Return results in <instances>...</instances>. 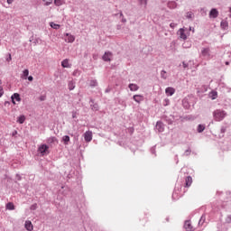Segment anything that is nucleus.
I'll list each match as a JSON object with an SVG mask.
<instances>
[{
  "mask_svg": "<svg viewBox=\"0 0 231 231\" xmlns=\"http://www.w3.org/2000/svg\"><path fill=\"white\" fill-rule=\"evenodd\" d=\"M68 88L69 91H73V89H75V83L73 80L69 81Z\"/></svg>",
  "mask_w": 231,
  "mask_h": 231,
  "instance_id": "obj_20",
  "label": "nucleus"
},
{
  "mask_svg": "<svg viewBox=\"0 0 231 231\" xmlns=\"http://www.w3.org/2000/svg\"><path fill=\"white\" fill-rule=\"evenodd\" d=\"M12 100H13V104H15V101L16 102H21V96L17 93H14L12 97H11Z\"/></svg>",
  "mask_w": 231,
  "mask_h": 231,
  "instance_id": "obj_16",
  "label": "nucleus"
},
{
  "mask_svg": "<svg viewBox=\"0 0 231 231\" xmlns=\"http://www.w3.org/2000/svg\"><path fill=\"white\" fill-rule=\"evenodd\" d=\"M230 65V61H226V66H229Z\"/></svg>",
  "mask_w": 231,
  "mask_h": 231,
  "instance_id": "obj_56",
  "label": "nucleus"
},
{
  "mask_svg": "<svg viewBox=\"0 0 231 231\" xmlns=\"http://www.w3.org/2000/svg\"><path fill=\"white\" fill-rule=\"evenodd\" d=\"M156 129L159 131V133H163L165 126L162 121L157 122L156 124Z\"/></svg>",
  "mask_w": 231,
  "mask_h": 231,
  "instance_id": "obj_11",
  "label": "nucleus"
},
{
  "mask_svg": "<svg viewBox=\"0 0 231 231\" xmlns=\"http://www.w3.org/2000/svg\"><path fill=\"white\" fill-rule=\"evenodd\" d=\"M220 132L222 134H225L226 133V126H222Z\"/></svg>",
  "mask_w": 231,
  "mask_h": 231,
  "instance_id": "obj_37",
  "label": "nucleus"
},
{
  "mask_svg": "<svg viewBox=\"0 0 231 231\" xmlns=\"http://www.w3.org/2000/svg\"><path fill=\"white\" fill-rule=\"evenodd\" d=\"M84 139H85V142H91V140H93V132L91 131H87L85 134H84Z\"/></svg>",
  "mask_w": 231,
  "mask_h": 231,
  "instance_id": "obj_8",
  "label": "nucleus"
},
{
  "mask_svg": "<svg viewBox=\"0 0 231 231\" xmlns=\"http://www.w3.org/2000/svg\"><path fill=\"white\" fill-rule=\"evenodd\" d=\"M51 3H53L52 0H48V1L45 2V5L50 6V5H51Z\"/></svg>",
  "mask_w": 231,
  "mask_h": 231,
  "instance_id": "obj_43",
  "label": "nucleus"
},
{
  "mask_svg": "<svg viewBox=\"0 0 231 231\" xmlns=\"http://www.w3.org/2000/svg\"><path fill=\"white\" fill-rule=\"evenodd\" d=\"M133 100L136 102L137 104H142L143 102V95H134Z\"/></svg>",
  "mask_w": 231,
  "mask_h": 231,
  "instance_id": "obj_9",
  "label": "nucleus"
},
{
  "mask_svg": "<svg viewBox=\"0 0 231 231\" xmlns=\"http://www.w3.org/2000/svg\"><path fill=\"white\" fill-rule=\"evenodd\" d=\"M119 15L120 17L124 18V13H122V11H120Z\"/></svg>",
  "mask_w": 231,
  "mask_h": 231,
  "instance_id": "obj_54",
  "label": "nucleus"
},
{
  "mask_svg": "<svg viewBox=\"0 0 231 231\" xmlns=\"http://www.w3.org/2000/svg\"><path fill=\"white\" fill-rule=\"evenodd\" d=\"M42 1L46 2V0H42Z\"/></svg>",
  "mask_w": 231,
  "mask_h": 231,
  "instance_id": "obj_61",
  "label": "nucleus"
},
{
  "mask_svg": "<svg viewBox=\"0 0 231 231\" xmlns=\"http://www.w3.org/2000/svg\"><path fill=\"white\" fill-rule=\"evenodd\" d=\"M8 5H12L14 3V0H6Z\"/></svg>",
  "mask_w": 231,
  "mask_h": 231,
  "instance_id": "obj_52",
  "label": "nucleus"
},
{
  "mask_svg": "<svg viewBox=\"0 0 231 231\" xmlns=\"http://www.w3.org/2000/svg\"><path fill=\"white\" fill-rule=\"evenodd\" d=\"M62 68H71V65L69 64V60L65 59L61 61Z\"/></svg>",
  "mask_w": 231,
  "mask_h": 231,
  "instance_id": "obj_18",
  "label": "nucleus"
},
{
  "mask_svg": "<svg viewBox=\"0 0 231 231\" xmlns=\"http://www.w3.org/2000/svg\"><path fill=\"white\" fill-rule=\"evenodd\" d=\"M64 41H65V42H69V43H73V42H75V36H73L72 34H70V33H65L64 34Z\"/></svg>",
  "mask_w": 231,
  "mask_h": 231,
  "instance_id": "obj_6",
  "label": "nucleus"
},
{
  "mask_svg": "<svg viewBox=\"0 0 231 231\" xmlns=\"http://www.w3.org/2000/svg\"><path fill=\"white\" fill-rule=\"evenodd\" d=\"M188 32H192L194 33V28L189 27V30H188Z\"/></svg>",
  "mask_w": 231,
  "mask_h": 231,
  "instance_id": "obj_53",
  "label": "nucleus"
},
{
  "mask_svg": "<svg viewBox=\"0 0 231 231\" xmlns=\"http://www.w3.org/2000/svg\"><path fill=\"white\" fill-rule=\"evenodd\" d=\"M209 98H211V100H216V98H217V92L216 91H211L209 93Z\"/></svg>",
  "mask_w": 231,
  "mask_h": 231,
  "instance_id": "obj_19",
  "label": "nucleus"
},
{
  "mask_svg": "<svg viewBox=\"0 0 231 231\" xmlns=\"http://www.w3.org/2000/svg\"><path fill=\"white\" fill-rule=\"evenodd\" d=\"M75 116H76L75 114H73V115H72V117L75 118Z\"/></svg>",
  "mask_w": 231,
  "mask_h": 231,
  "instance_id": "obj_60",
  "label": "nucleus"
},
{
  "mask_svg": "<svg viewBox=\"0 0 231 231\" xmlns=\"http://www.w3.org/2000/svg\"><path fill=\"white\" fill-rule=\"evenodd\" d=\"M54 5L56 6H62V5H64V0H54Z\"/></svg>",
  "mask_w": 231,
  "mask_h": 231,
  "instance_id": "obj_31",
  "label": "nucleus"
},
{
  "mask_svg": "<svg viewBox=\"0 0 231 231\" xmlns=\"http://www.w3.org/2000/svg\"><path fill=\"white\" fill-rule=\"evenodd\" d=\"M165 93H166L167 97H172V95H174V93H176V89H174V88L168 87L165 89Z\"/></svg>",
  "mask_w": 231,
  "mask_h": 231,
  "instance_id": "obj_10",
  "label": "nucleus"
},
{
  "mask_svg": "<svg viewBox=\"0 0 231 231\" xmlns=\"http://www.w3.org/2000/svg\"><path fill=\"white\" fill-rule=\"evenodd\" d=\"M73 77H80V70L75 69L72 73Z\"/></svg>",
  "mask_w": 231,
  "mask_h": 231,
  "instance_id": "obj_33",
  "label": "nucleus"
},
{
  "mask_svg": "<svg viewBox=\"0 0 231 231\" xmlns=\"http://www.w3.org/2000/svg\"><path fill=\"white\" fill-rule=\"evenodd\" d=\"M182 66H183L184 69H187V68H189V63H186L185 61H183Z\"/></svg>",
  "mask_w": 231,
  "mask_h": 231,
  "instance_id": "obj_44",
  "label": "nucleus"
},
{
  "mask_svg": "<svg viewBox=\"0 0 231 231\" xmlns=\"http://www.w3.org/2000/svg\"><path fill=\"white\" fill-rule=\"evenodd\" d=\"M128 88H129L130 91H138L140 89V87L134 83H130L128 85Z\"/></svg>",
  "mask_w": 231,
  "mask_h": 231,
  "instance_id": "obj_14",
  "label": "nucleus"
},
{
  "mask_svg": "<svg viewBox=\"0 0 231 231\" xmlns=\"http://www.w3.org/2000/svg\"><path fill=\"white\" fill-rule=\"evenodd\" d=\"M197 131L198 133H203L205 131V125H199Z\"/></svg>",
  "mask_w": 231,
  "mask_h": 231,
  "instance_id": "obj_30",
  "label": "nucleus"
},
{
  "mask_svg": "<svg viewBox=\"0 0 231 231\" xmlns=\"http://www.w3.org/2000/svg\"><path fill=\"white\" fill-rule=\"evenodd\" d=\"M46 142H47V143H49V145H51L53 143H56L58 141H57V137L51 136V137L47 138Z\"/></svg>",
  "mask_w": 231,
  "mask_h": 231,
  "instance_id": "obj_17",
  "label": "nucleus"
},
{
  "mask_svg": "<svg viewBox=\"0 0 231 231\" xmlns=\"http://www.w3.org/2000/svg\"><path fill=\"white\" fill-rule=\"evenodd\" d=\"M226 116H228V114L223 109H216L213 112V118L215 122H223L224 118H226Z\"/></svg>",
  "mask_w": 231,
  "mask_h": 231,
  "instance_id": "obj_1",
  "label": "nucleus"
},
{
  "mask_svg": "<svg viewBox=\"0 0 231 231\" xmlns=\"http://www.w3.org/2000/svg\"><path fill=\"white\" fill-rule=\"evenodd\" d=\"M190 152H191L190 149L186 150L184 152V156H190Z\"/></svg>",
  "mask_w": 231,
  "mask_h": 231,
  "instance_id": "obj_40",
  "label": "nucleus"
},
{
  "mask_svg": "<svg viewBox=\"0 0 231 231\" xmlns=\"http://www.w3.org/2000/svg\"><path fill=\"white\" fill-rule=\"evenodd\" d=\"M0 86H1V79H0ZM3 93H5L3 91V88H0V98L3 97Z\"/></svg>",
  "mask_w": 231,
  "mask_h": 231,
  "instance_id": "obj_47",
  "label": "nucleus"
},
{
  "mask_svg": "<svg viewBox=\"0 0 231 231\" xmlns=\"http://www.w3.org/2000/svg\"><path fill=\"white\" fill-rule=\"evenodd\" d=\"M29 82H32L33 81V76H29L28 78Z\"/></svg>",
  "mask_w": 231,
  "mask_h": 231,
  "instance_id": "obj_49",
  "label": "nucleus"
},
{
  "mask_svg": "<svg viewBox=\"0 0 231 231\" xmlns=\"http://www.w3.org/2000/svg\"><path fill=\"white\" fill-rule=\"evenodd\" d=\"M105 92H106V93H109V89H108V88H106Z\"/></svg>",
  "mask_w": 231,
  "mask_h": 231,
  "instance_id": "obj_59",
  "label": "nucleus"
},
{
  "mask_svg": "<svg viewBox=\"0 0 231 231\" xmlns=\"http://www.w3.org/2000/svg\"><path fill=\"white\" fill-rule=\"evenodd\" d=\"M16 134H17V131H14V132L13 133V136H15Z\"/></svg>",
  "mask_w": 231,
  "mask_h": 231,
  "instance_id": "obj_58",
  "label": "nucleus"
},
{
  "mask_svg": "<svg viewBox=\"0 0 231 231\" xmlns=\"http://www.w3.org/2000/svg\"><path fill=\"white\" fill-rule=\"evenodd\" d=\"M184 228L185 230L187 231H192L194 230V227H192V224H190V221L187 220L185 223H184Z\"/></svg>",
  "mask_w": 231,
  "mask_h": 231,
  "instance_id": "obj_13",
  "label": "nucleus"
},
{
  "mask_svg": "<svg viewBox=\"0 0 231 231\" xmlns=\"http://www.w3.org/2000/svg\"><path fill=\"white\" fill-rule=\"evenodd\" d=\"M220 26H221V28H223V30H226V28H228V22H226V21H222V22L220 23Z\"/></svg>",
  "mask_w": 231,
  "mask_h": 231,
  "instance_id": "obj_26",
  "label": "nucleus"
},
{
  "mask_svg": "<svg viewBox=\"0 0 231 231\" xmlns=\"http://www.w3.org/2000/svg\"><path fill=\"white\" fill-rule=\"evenodd\" d=\"M226 223H231V216H228V217L226 218Z\"/></svg>",
  "mask_w": 231,
  "mask_h": 231,
  "instance_id": "obj_46",
  "label": "nucleus"
},
{
  "mask_svg": "<svg viewBox=\"0 0 231 231\" xmlns=\"http://www.w3.org/2000/svg\"><path fill=\"white\" fill-rule=\"evenodd\" d=\"M190 185H192V177L188 176L186 178V187H190Z\"/></svg>",
  "mask_w": 231,
  "mask_h": 231,
  "instance_id": "obj_21",
  "label": "nucleus"
},
{
  "mask_svg": "<svg viewBox=\"0 0 231 231\" xmlns=\"http://www.w3.org/2000/svg\"><path fill=\"white\" fill-rule=\"evenodd\" d=\"M89 104L92 111H98V104L95 103V100L90 99Z\"/></svg>",
  "mask_w": 231,
  "mask_h": 231,
  "instance_id": "obj_12",
  "label": "nucleus"
},
{
  "mask_svg": "<svg viewBox=\"0 0 231 231\" xmlns=\"http://www.w3.org/2000/svg\"><path fill=\"white\" fill-rule=\"evenodd\" d=\"M24 226L28 231L33 230V224H32V221L30 220L25 221Z\"/></svg>",
  "mask_w": 231,
  "mask_h": 231,
  "instance_id": "obj_15",
  "label": "nucleus"
},
{
  "mask_svg": "<svg viewBox=\"0 0 231 231\" xmlns=\"http://www.w3.org/2000/svg\"><path fill=\"white\" fill-rule=\"evenodd\" d=\"M7 62H10L12 60V54H9V57L6 59Z\"/></svg>",
  "mask_w": 231,
  "mask_h": 231,
  "instance_id": "obj_50",
  "label": "nucleus"
},
{
  "mask_svg": "<svg viewBox=\"0 0 231 231\" xmlns=\"http://www.w3.org/2000/svg\"><path fill=\"white\" fill-rule=\"evenodd\" d=\"M193 16H194V14H192V12H188L186 14L187 19H192Z\"/></svg>",
  "mask_w": 231,
  "mask_h": 231,
  "instance_id": "obj_36",
  "label": "nucleus"
},
{
  "mask_svg": "<svg viewBox=\"0 0 231 231\" xmlns=\"http://www.w3.org/2000/svg\"><path fill=\"white\" fill-rule=\"evenodd\" d=\"M139 4L145 8L147 6V0H139Z\"/></svg>",
  "mask_w": 231,
  "mask_h": 231,
  "instance_id": "obj_34",
  "label": "nucleus"
},
{
  "mask_svg": "<svg viewBox=\"0 0 231 231\" xmlns=\"http://www.w3.org/2000/svg\"><path fill=\"white\" fill-rule=\"evenodd\" d=\"M183 48H189V46L185 45V43L182 44Z\"/></svg>",
  "mask_w": 231,
  "mask_h": 231,
  "instance_id": "obj_57",
  "label": "nucleus"
},
{
  "mask_svg": "<svg viewBox=\"0 0 231 231\" xmlns=\"http://www.w3.org/2000/svg\"><path fill=\"white\" fill-rule=\"evenodd\" d=\"M121 23H127V19L123 17L122 20H121Z\"/></svg>",
  "mask_w": 231,
  "mask_h": 231,
  "instance_id": "obj_51",
  "label": "nucleus"
},
{
  "mask_svg": "<svg viewBox=\"0 0 231 231\" xmlns=\"http://www.w3.org/2000/svg\"><path fill=\"white\" fill-rule=\"evenodd\" d=\"M62 142L65 143V145H69V135H64L62 137Z\"/></svg>",
  "mask_w": 231,
  "mask_h": 231,
  "instance_id": "obj_24",
  "label": "nucleus"
},
{
  "mask_svg": "<svg viewBox=\"0 0 231 231\" xmlns=\"http://www.w3.org/2000/svg\"><path fill=\"white\" fill-rule=\"evenodd\" d=\"M28 75H30V70H28V69H25L23 71L22 79H26L28 78Z\"/></svg>",
  "mask_w": 231,
  "mask_h": 231,
  "instance_id": "obj_22",
  "label": "nucleus"
},
{
  "mask_svg": "<svg viewBox=\"0 0 231 231\" xmlns=\"http://www.w3.org/2000/svg\"><path fill=\"white\" fill-rule=\"evenodd\" d=\"M38 152L41 153V156H47V154H50V146L47 144H41L38 147Z\"/></svg>",
  "mask_w": 231,
  "mask_h": 231,
  "instance_id": "obj_3",
  "label": "nucleus"
},
{
  "mask_svg": "<svg viewBox=\"0 0 231 231\" xmlns=\"http://www.w3.org/2000/svg\"><path fill=\"white\" fill-rule=\"evenodd\" d=\"M169 104H171V100H169V98H165L162 102V106H169Z\"/></svg>",
  "mask_w": 231,
  "mask_h": 231,
  "instance_id": "obj_35",
  "label": "nucleus"
},
{
  "mask_svg": "<svg viewBox=\"0 0 231 231\" xmlns=\"http://www.w3.org/2000/svg\"><path fill=\"white\" fill-rule=\"evenodd\" d=\"M50 26H51V28H53V30H59V28H60V24H57L53 22L50 23Z\"/></svg>",
  "mask_w": 231,
  "mask_h": 231,
  "instance_id": "obj_27",
  "label": "nucleus"
},
{
  "mask_svg": "<svg viewBox=\"0 0 231 231\" xmlns=\"http://www.w3.org/2000/svg\"><path fill=\"white\" fill-rule=\"evenodd\" d=\"M203 223H205V217L202 216L199 221V225H203Z\"/></svg>",
  "mask_w": 231,
  "mask_h": 231,
  "instance_id": "obj_38",
  "label": "nucleus"
},
{
  "mask_svg": "<svg viewBox=\"0 0 231 231\" xmlns=\"http://www.w3.org/2000/svg\"><path fill=\"white\" fill-rule=\"evenodd\" d=\"M102 59L105 62H111V60H113V52L106 51Z\"/></svg>",
  "mask_w": 231,
  "mask_h": 231,
  "instance_id": "obj_5",
  "label": "nucleus"
},
{
  "mask_svg": "<svg viewBox=\"0 0 231 231\" xmlns=\"http://www.w3.org/2000/svg\"><path fill=\"white\" fill-rule=\"evenodd\" d=\"M97 86H98V82L97 81V79L90 80V87L91 88H97Z\"/></svg>",
  "mask_w": 231,
  "mask_h": 231,
  "instance_id": "obj_32",
  "label": "nucleus"
},
{
  "mask_svg": "<svg viewBox=\"0 0 231 231\" xmlns=\"http://www.w3.org/2000/svg\"><path fill=\"white\" fill-rule=\"evenodd\" d=\"M176 26H178V23H170V28H171V30H174V28H176Z\"/></svg>",
  "mask_w": 231,
  "mask_h": 231,
  "instance_id": "obj_39",
  "label": "nucleus"
},
{
  "mask_svg": "<svg viewBox=\"0 0 231 231\" xmlns=\"http://www.w3.org/2000/svg\"><path fill=\"white\" fill-rule=\"evenodd\" d=\"M26 120V117L24 116H20L16 122H18V124H24V121Z\"/></svg>",
  "mask_w": 231,
  "mask_h": 231,
  "instance_id": "obj_23",
  "label": "nucleus"
},
{
  "mask_svg": "<svg viewBox=\"0 0 231 231\" xmlns=\"http://www.w3.org/2000/svg\"><path fill=\"white\" fill-rule=\"evenodd\" d=\"M201 56L204 57L207 60L212 59V54L210 53V48H203L201 50Z\"/></svg>",
  "mask_w": 231,
  "mask_h": 231,
  "instance_id": "obj_4",
  "label": "nucleus"
},
{
  "mask_svg": "<svg viewBox=\"0 0 231 231\" xmlns=\"http://www.w3.org/2000/svg\"><path fill=\"white\" fill-rule=\"evenodd\" d=\"M182 105H183V107H185L186 109H189V107H190V105L189 104L188 99H183L182 100Z\"/></svg>",
  "mask_w": 231,
  "mask_h": 231,
  "instance_id": "obj_29",
  "label": "nucleus"
},
{
  "mask_svg": "<svg viewBox=\"0 0 231 231\" xmlns=\"http://www.w3.org/2000/svg\"><path fill=\"white\" fill-rule=\"evenodd\" d=\"M177 35H179L180 39H182V41H187V38L189 35V29L185 27L179 29Z\"/></svg>",
  "mask_w": 231,
  "mask_h": 231,
  "instance_id": "obj_2",
  "label": "nucleus"
},
{
  "mask_svg": "<svg viewBox=\"0 0 231 231\" xmlns=\"http://www.w3.org/2000/svg\"><path fill=\"white\" fill-rule=\"evenodd\" d=\"M161 79H162V80H167V79H168L167 71H165V70L161 71Z\"/></svg>",
  "mask_w": 231,
  "mask_h": 231,
  "instance_id": "obj_28",
  "label": "nucleus"
},
{
  "mask_svg": "<svg viewBox=\"0 0 231 231\" xmlns=\"http://www.w3.org/2000/svg\"><path fill=\"white\" fill-rule=\"evenodd\" d=\"M30 208L31 210H37V204H32Z\"/></svg>",
  "mask_w": 231,
  "mask_h": 231,
  "instance_id": "obj_42",
  "label": "nucleus"
},
{
  "mask_svg": "<svg viewBox=\"0 0 231 231\" xmlns=\"http://www.w3.org/2000/svg\"><path fill=\"white\" fill-rule=\"evenodd\" d=\"M16 180H17V181H21V180H23V178L21 177V175L16 174Z\"/></svg>",
  "mask_w": 231,
  "mask_h": 231,
  "instance_id": "obj_48",
  "label": "nucleus"
},
{
  "mask_svg": "<svg viewBox=\"0 0 231 231\" xmlns=\"http://www.w3.org/2000/svg\"><path fill=\"white\" fill-rule=\"evenodd\" d=\"M7 210H15V206H14V203L9 202L6 204Z\"/></svg>",
  "mask_w": 231,
  "mask_h": 231,
  "instance_id": "obj_25",
  "label": "nucleus"
},
{
  "mask_svg": "<svg viewBox=\"0 0 231 231\" xmlns=\"http://www.w3.org/2000/svg\"><path fill=\"white\" fill-rule=\"evenodd\" d=\"M152 154H156V146L151 148Z\"/></svg>",
  "mask_w": 231,
  "mask_h": 231,
  "instance_id": "obj_41",
  "label": "nucleus"
},
{
  "mask_svg": "<svg viewBox=\"0 0 231 231\" xmlns=\"http://www.w3.org/2000/svg\"><path fill=\"white\" fill-rule=\"evenodd\" d=\"M229 17L231 18V6L229 7Z\"/></svg>",
  "mask_w": 231,
  "mask_h": 231,
  "instance_id": "obj_55",
  "label": "nucleus"
},
{
  "mask_svg": "<svg viewBox=\"0 0 231 231\" xmlns=\"http://www.w3.org/2000/svg\"><path fill=\"white\" fill-rule=\"evenodd\" d=\"M219 15V11H217V9L216 8H212L209 12V18L210 19H217Z\"/></svg>",
  "mask_w": 231,
  "mask_h": 231,
  "instance_id": "obj_7",
  "label": "nucleus"
},
{
  "mask_svg": "<svg viewBox=\"0 0 231 231\" xmlns=\"http://www.w3.org/2000/svg\"><path fill=\"white\" fill-rule=\"evenodd\" d=\"M40 100L41 102H44V100H46V96H41Z\"/></svg>",
  "mask_w": 231,
  "mask_h": 231,
  "instance_id": "obj_45",
  "label": "nucleus"
}]
</instances>
